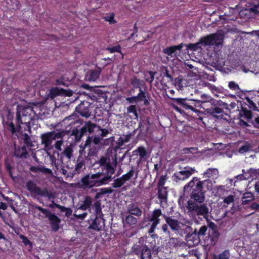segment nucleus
<instances>
[{
    "instance_id": "f257e3e1",
    "label": "nucleus",
    "mask_w": 259,
    "mask_h": 259,
    "mask_svg": "<svg viewBox=\"0 0 259 259\" xmlns=\"http://www.w3.org/2000/svg\"><path fill=\"white\" fill-rule=\"evenodd\" d=\"M99 163L103 169V175L101 173H97L92 175H88L82 178L78 183L79 188L86 189L93 187H99L103 184H107L110 181L112 175L114 172L113 167L109 163V159L105 157H102Z\"/></svg>"
},
{
    "instance_id": "f03ea898",
    "label": "nucleus",
    "mask_w": 259,
    "mask_h": 259,
    "mask_svg": "<svg viewBox=\"0 0 259 259\" xmlns=\"http://www.w3.org/2000/svg\"><path fill=\"white\" fill-rule=\"evenodd\" d=\"M41 104H34L33 106H26L23 107L21 106H18L17 112V128L21 130V124H25L26 126L25 130L29 131L30 126L29 123L30 121L33 119L35 115L39 113L38 112L39 110L37 109L38 106H41Z\"/></svg>"
},
{
    "instance_id": "7ed1b4c3",
    "label": "nucleus",
    "mask_w": 259,
    "mask_h": 259,
    "mask_svg": "<svg viewBox=\"0 0 259 259\" xmlns=\"http://www.w3.org/2000/svg\"><path fill=\"white\" fill-rule=\"evenodd\" d=\"M224 33L222 30L215 33L208 35L201 38V43L203 46H219L222 45L224 39Z\"/></svg>"
},
{
    "instance_id": "20e7f679",
    "label": "nucleus",
    "mask_w": 259,
    "mask_h": 259,
    "mask_svg": "<svg viewBox=\"0 0 259 259\" xmlns=\"http://www.w3.org/2000/svg\"><path fill=\"white\" fill-rule=\"evenodd\" d=\"M64 135V132L53 131L43 134L41 136L42 144L45 145V148L50 149L54 141L61 139Z\"/></svg>"
},
{
    "instance_id": "39448f33",
    "label": "nucleus",
    "mask_w": 259,
    "mask_h": 259,
    "mask_svg": "<svg viewBox=\"0 0 259 259\" xmlns=\"http://www.w3.org/2000/svg\"><path fill=\"white\" fill-rule=\"evenodd\" d=\"M166 223L173 230L177 232L178 233L182 234L187 232L190 223L189 222H186L185 224L179 222L177 220L172 219L171 217L164 216Z\"/></svg>"
},
{
    "instance_id": "423d86ee",
    "label": "nucleus",
    "mask_w": 259,
    "mask_h": 259,
    "mask_svg": "<svg viewBox=\"0 0 259 259\" xmlns=\"http://www.w3.org/2000/svg\"><path fill=\"white\" fill-rule=\"evenodd\" d=\"M35 208L41 211L46 217L48 218L52 229L54 231H57L59 228L61 220L55 214L51 213L49 210L43 208L40 206H36Z\"/></svg>"
},
{
    "instance_id": "0eeeda50",
    "label": "nucleus",
    "mask_w": 259,
    "mask_h": 259,
    "mask_svg": "<svg viewBox=\"0 0 259 259\" xmlns=\"http://www.w3.org/2000/svg\"><path fill=\"white\" fill-rule=\"evenodd\" d=\"M188 208L194 214L202 215L204 218L207 217L209 212V209L206 204L198 205L190 201L188 202Z\"/></svg>"
},
{
    "instance_id": "6e6552de",
    "label": "nucleus",
    "mask_w": 259,
    "mask_h": 259,
    "mask_svg": "<svg viewBox=\"0 0 259 259\" xmlns=\"http://www.w3.org/2000/svg\"><path fill=\"white\" fill-rule=\"evenodd\" d=\"M211 184L210 180L200 181L197 177H194L187 185L184 186V190L185 191L190 190L196 191L202 190V186L204 184Z\"/></svg>"
},
{
    "instance_id": "1a4fd4ad",
    "label": "nucleus",
    "mask_w": 259,
    "mask_h": 259,
    "mask_svg": "<svg viewBox=\"0 0 259 259\" xmlns=\"http://www.w3.org/2000/svg\"><path fill=\"white\" fill-rule=\"evenodd\" d=\"M196 172L197 171L194 167L188 166L185 167L183 170L175 172L173 176V178L177 182L179 181H184Z\"/></svg>"
},
{
    "instance_id": "9d476101",
    "label": "nucleus",
    "mask_w": 259,
    "mask_h": 259,
    "mask_svg": "<svg viewBox=\"0 0 259 259\" xmlns=\"http://www.w3.org/2000/svg\"><path fill=\"white\" fill-rule=\"evenodd\" d=\"M161 211L159 209H155L153 211L150 221L152 222L151 228L149 230L150 233L154 232L157 225L159 223V218L162 216Z\"/></svg>"
},
{
    "instance_id": "9b49d317",
    "label": "nucleus",
    "mask_w": 259,
    "mask_h": 259,
    "mask_svg": "<svg viewBox=\"0 0 259 259\" xmlns=\"http://www.w3.org/2000/svg\"><path fill=\"white\" fill-rule=\"evenodd\" d=\"M27 189L31 193L38 196H44L46 194V191L40 189L37 187L34 182L29 181L26 183V185Z\"/></svg>"
},
{
    "instance_id": "f8f14e48",
    "label": "nucleus",
    "mask_w": 259,
    "mask_h": 259,
    "mask_svg": "<svg viewBox=\"0 0 259 259\" xmlns=\"http://www.w3.org/2000/svg\"><path fill=\"white\" fill-rule=\"evenodd\" d=\"M13 118V115L10 112H8L7 115V120L4 119L3 124L5 127L7 128L12 133L14 134L16 132L17 130L19 131L17 128L15 127L14 125L12 122Z\"/></svg>"
},
{
    "instance_id": "ddd939ff",
    "label": "nucleus",
    "mask_w": 259,
    "mask_h": 259,
    "mask_svg": "<svg viewBox=\"0 0 259 259\" xmlns=\"http://www.w3.org/2000/svg\"><path fill=\"white\" fill-rule=\"evenodd\" d=\"M239 14L241 17L243 16L244 15L246 16V18H249L252 17L253 15L258 14L259 4L254 6L253 8L250 9L242 10Z\"/></svg>"
},
{
    "instance_id": "4468645a",
    "label": "nucleus",
    "mask_w": 259,
    "mask_h": 259,
    "mask_svg": "<svg viewBox=\"0 0 259 259\" xmlns=\"http://www.w3.org/2000/svg\"><path fill=\"white\" fill-rule=\"evenodd\" d=\"M104 226L105 221L103 218L97 217L89 228L96 231H100L104 228Z\"/></svg>"
},
{
    "instance_id": "2eb2a0df",
    "label": "nucleus",
    "mask_w": 259,
    "mask_h": 259,
    "mask_svg": "<svg viewBox=\"0 0 259 259\" xmlns=\"http://www.w3.org/2000/svg\"><path fill=\"white\" fill-rule=\"evenodd\" d=\"M65 95L67 96H70L72 95V91H67L65 90H63L62 89H59L58 88L52 89L50 93V96L51 98H53L54 97L60 95Z\"/></svg>"
},
{
    "instance_id": "dca6fc26",
    "label": "nucleus",
    "mask_w": 259,
    "mask_h": 259,
    "mask_svg": "<svg viewBox=\"0 0 259 259\" xmlns=\"http://www.w3.org/2000/svg\"><path fill=\"white\" fill-rule=\"evenodd\" d=\"M101 71V70L100 68H97L95 70H90L86 74V80L90 81L96 80L99 78Z\"/></svg>"
},
{
    "instance_id": "f3484780",
    "label": "nucleus",
    "mask_w": 259,
    "mask_h": 259,
    "mask_svg": "<svg viewBox=\"0 0 259 259\" xmlns=\"http://www.w3.org/2000/svg\"><path fill=\"white\" fill-rule=\"evenodd\" d=\"M191 197L198 203H202L205 199V196L204 193L202 192V190L192 191Z\"/></svg>"
},
{
    "instance_id": "a211bd4d",
    "label": "nucleus",
    "mask_w": 259,
    "mask_h": 259,
    "mask_svg": "<svg viewBox=\"0 0 259 259\" xmlns=\"http://www.w3.org/2000/svg\"><path fill=\"white\" fill-rule=\"evenodd\" d=\"M219 175V171L218 169L215 168H209L203 174L204 178H211L212 179H217Z\"/></svg>"
},
{
    "instance_id": "6ab92c4d",
    "label": "nucleus",
    "mask_w": 259,
    "mask_h": 259,
    "mask_svg": "<svg viewBox=\"0 0 259 259\" xmlns=\"http://www.w3.org/2000/svg\"><path fill=\"white\" fill-rule=\"evenodd\" d=\"M96 124L91 122H86L84 125L80 129V136L81 137L88 132L89 133H92L95 128H98Z\"/></svg>"
},
{
    "instance_id": "aec40b11",
    "label": "nucleus",
    "mask_w": 259,
    "mask_h": 259,
    "mask_svg": "<svg viewBox=\"0 0 259 259\" xmlns=\"http://www.w3.org/2000/svg\"><path fill=\"white\" fill-rule=\"evenodd\" d=\"M183 47V44H181L178 46H174L166 49H164L163 51V53L168 55L171 56L173 53H174L177 50H180L182 49Z\"/></svg>"
},
{
    "instance_id": "412c9836",
    "label": "nucleus",
    "mask_w": 259,
    "mask_h": 259,
    "mask_svg": "<svg viewBox=\"0 0 259 259\" xmlns=\"http://www.w3.org/2000/svg\"><path fill=\"white\" fill-rule=\"evenodd\" d=\"M127 211L128 213L136 216H140L142 214L140 209L137 205L133 204L128 205Z\"/></svg>"
},
{
    "instance_id": "4be33fe9",
    "label": "nucleus",
    "mask_w": 259,
    "mask_h": 259,
    "mask_svg": "<svg viewBox=\"0 0 259 259\" xmlns=\"http://www.w3.org/2000/svg\"><path fill=\"white\" fill-rule=\"evenodd\" d=\"M27 155L26 147H15V155L18 157H26Z\"/></svg>"
},
{
    "instance_id": "5701e85b",
    "label": "nucleus",
    "mask_w": 259,
    "mask_h": 259,
    "mask_svg": "<svg viewBox=\"0 0 259 259\" xmlns=\"http://www.w3.org/2000/svg\"><path fill=\"white\" fill-rule=\"evenodd\" d=\"M92 204V199L91 197L87 196L85 198L84 200L82 203L79 204L78 205V209H81L82 210H85L90 208Z\"/></svg>"
},
{
    "instance_id": "b1692460",
    "label": "nucleus",
    "mask_w": 259,
    "mask_h": 259,
    "mask_svg": "<svg viewBox=\"0 0 259 259\" xmlns=\"http://www.w3.org/2000/svg\"><path fill=\"white\" fill-rule=\"evenodd\" d=\"M140 255L141 259L151 258V251L147 245L143 246V249Z\"/></svg>"
},
{
    "instance_id": "393cba45",
    "label": "nucleus",
    "mask_w": 259,
    "mask_h": 259,
    "mask_svg": "<svg viewBox=\"0 0 259 259\" xmlns=\"http://www.w3.org/2000/svg\"><path fill=\"white\" fill-rule=\"evenodd\" d=\"M167 190L166 187L158 188V197L163 201L167 199Z\"/></svg>"
},
{
    "instance_id": "a878e982",
    "label": "nucleus",
    "mask_w": 259,
    "mask_h": 259,
    "mask_svg": "<svg viewBox=\"0 0 259 259\" xmlns=\"http://www.w3.org/2000/svg\"><path fill=\"white\" fill-rule=\"evenodd\" d=\"M100 141H101V138H100L98 137H97V136H95L94 137H88V138L87 139V140L85 142V146H91V145L92 144V143L94 144L95 145L98 144L100 142Z\"/></svg>"
},
{
    "instance_id": "bb28decb",
    "label": "nucleus",
    "mask_w": 259,
    "mask_h": 259,
    "mask_svg": "<svg viewBox=\"0 0 259 259\" xmlns=\"http://www.w3.org/2000/svg\"><path fill=\"white\" fill-rule=\"evenodd\" d=\"M230 253L229 250H225L222 253L218 255L214 254L213 259H229Z\"/></svg>"
},
{
    "instance_id": "cd10ccee",
    "label": "nucleus",
    "mask_w": 259,
    "mask_h": 259,
    "mask_svg": "<svg viewBox=\"0 0 259 259\" xmlns=\"http://www.w3.org/2000/svg\"><path fill=\"white\" fill-rule=\"evenodd\" d=\"M253 195L250 192L245 193L243 194L242 201L243 204H247L253 199Z\"/></svg>"
},
{
    "instance_id": "c85d7f7f",
    "label": "nucleus",
    "mask_w": 259,
    "mask_h": 259,
    "mask_svg": "<svg viewBox=\"0 0 259 259\" xmlns=\"http://www.w3.org/2000/svg\"><path fill=\"white\" fill-rule=\"evenodd\" d=\"M134 152L135 155H139L141 160L144 159L146 155V151L145 148L143 147H139L136 150H135Z\"/></svg>"
},
{
    "instance_id": "c756f323",
    "label": "nucleus",
    "mask_w": 259,
    "mask_h": 259,
    "mask_svg": "<svg viewBox=\"0 0 259 259\" xmlns=\"http://www.w3.org/2000/svg\"><path fill=\"white\" fill-rule=\"evenodd\" d=\"M207 112L213 116L218 117V115L222 113L223 110L221 108L216 107L208 109Z\"/></svg>"
},
{
    "instance_id": "7c9ffc66",
    "label": "nucleus",
    "mask_w": 259,
    "mask_h": 259,
    "mask_svg": "<svg viewBox=\"0 0 259 259\" xmlns=\"http://www.w3.org/2000/svg\"><path fill=\"white\" fill-rule=\"evenodd\" d=\"M73 149L71 146H68L65 148L62 153V155L65 156L68 160H70L72 156Z\"/></svg>"
},
{
    "instance_id": "2f4dec72",
    "label": "nucleus",
    "mask_w": 259,
    "mask_h": 259,
    "mask_svg": "<svg viewBox=\"0 0 259 259\" xmlns=\"http://www.w3.org/2000/svg\"><path fill=\"white\" fill-rule=\"evenodd\" d=\"M201 98L202 100V101L198 100H191V101H194L196 102L197 106H199L200 105V103H206L210 101L211 99L210 97L208 96L206 94H202L201 95Z\"/></svg>"
},
{
    "instance_id": "473e14b6",
    "label": "nucleus",
    "mask_w": 259,
    "mask_h": 259,
    "mask_svg": "<svg viewBox=\"0 0 259 259\" xmlns=\"http://www.w3.org/2000/svg\"><path fill=\"white\" fill-rule=\"evenodd\" d=\"M234 201V197L233 195H229L223 199L224 204L222 207H227L228 205L233 203Z\"/></svg>"
},
{
    "instance_id": "72a5a7b5",
    "label": "nucleus",
    "mask_w": 259,
    "mask_h": 259,
    "mask_svg": "<svg viewBox=\"0 0 259 259\" xmlns=\"http://www.w3.org/2000/svg\"><path fill=\"white\" fill-rule=\"evenodd\" d=\"M78 111L80 113V114L85 117H89L90 116V113L89 112V110L88 108L85 109L84 110L82 109V105H80L78 107Z\"/></svg>"
},
{
    "instance_id": "f704fd0d",
    "label": "nucleus",
    "mask_w": 259,
    "mask_h": 259,
    "mask_svg": "<svg viewBox=\"0 0 259 259\" xmlns=\"http://www.w3.org/2000/svg\"><path fill=\"white\" fill-rule=\"evenodd\" d=\"M135 170L133 168H132L126 174L123 175L121 178L124 180L125 183L127 181L129 180L134 175Z\"/></svg>"
},
{
    "instance_id": "c9c22d12",
    "label": "nucleus",
    "mask_w": 259,
    "mask_h": 259,
    "mask_svg": "<svg viewBox=\"0 0 259 259\" xmlns=\"http://www.w3.org/2000/svg\"><path fill=\"white\" fill-rule=\"evenodd\" d=\"M125 222L131 225H135L137 223V219L132 215H128L125 219Z\"/></svg>"
},
{
    "instance_id": "e433bc0d",
    "label": "nucleus",
    "mask_w": 259,
    "mask_h": 259,
    "mask_svg": "<svg viewBox=\"0 0 259 259\" xmlns=\"http://www.w3.org/2000/svg\"><path fill=\"white\" fill-rule=\"evenodd\" d=\"M202 45L201 43V39L198 42L195 44H190L187 46L188 49L192 51H196L201 48L200 45Z\"/></svg>"
},
{
    "instance_id": "4c0bfd02",
    "label": "nucleus",
    "mask_w": 259,
    "mask_h": 259,
    "mask_svg": "<svg viewBox=\"0 0 259 259\" xmlns=\"http://www.w3.org/2000/svg\"><path fill=\"white\" fill-rule=\"evenodd\" d=\"M242 172H243V174L239 175L236 176V178L237 179L240 180H244L249 179V176L251 177L250 172H249V170H248V172H244V169H242Z\"/></svg>"
},
{
    "instance_id": "58836bf2",
    "label": "nucleus",
    "mask_w": 259,
    "mask_h": 259,
    "mask_svg": "<svg viewBox=\"0 0 259 259\" xmlns=\"http://www.w3.org/2000/svg\"><path fill=\"white\" fill-rule=\"evenodd\" d=\"M124 183V180L120 177L114 180L112 185L114 188H116L121 187Z\"/></svg>"
},
{
    "instance_id": "ea45409f",
    "label": "nucleus",
    "mask_w": 259,
    "mask_h": 259,
    "mask_svg": "<svg viewBox=\"0 0 259 259\" xmlns=\"http://www.w3.org/2000/svg\"><path fill=\"white\" fill-rule=\"evenodd\" d=\"M155 74V72L153 71H149L148 73H147L145 75L146 81H147L149 83H151L154 80Z\"/></svg>"
},
{
    "instance_id": "a19ab883",
    "label": "nucleus",
    "mask_w": 259,
    "mask_h": 259,
    "mask_svg": "<svg viewBox=\"0 0 259 259\" xmlns=\"http://www.w3.org/2000/svg\"><path fill=\"white\" fill-rule=\"evenodd\" d=\"M144 245L140 244L134 245L132 248L133 252L137 255H140L141 252H142L143 246Z\"/></svg>"
},
{
    "instance_id": "79ce46f5",
    "label": "nucleus",
    "mask_w": 259,
    "mask_h": 259,
    "mask_svg": "<svg viewBox=\"0 0 259 259\" xmlns=\"http://www.w3.org/2000/svg\"><path fill=\"white\" fill-rule=\"evenodd\" d=\"M127 111L128 113H131L134 114V116L135 117V118L137 119L138 118V114L137 112V110L136 108V106L135 105H131L130 107H128L127 109Z\"/></svg>"
},
{
    "instance_id": "37998d69",
    "label": "nucleus",
    "mask_w": 259,
    "mask_h": 259,
    "mask_svg": "<svg viewBox=\"0 0 259 259\" xmlns=\"http://www.w3.org/2000/svg\"><path fill=\"white\" fill-rule=\"evenodd\" d=\"M57 207L60 209L62 211L65 212V215L67 217H69L72 213V210L70 208H66L59 205H57Z\"/></svg>"
},
{
    "instance_id": "c03bdc74",
    "label": "nucleus",
    "mask_w": 259,
    "mask_h": 259,
    "mask_svg": "<svg viewBox=\"0 0 259 259\" xmlns=\"http://www.w3.org/2000/svg\"><path fill=\"white\" fill-rule=\"evenodd\" d=\"M179 243V240L177 238H170L168 241L169 245L170 247H176Z\"/></svg>"
},
{
    "instance_id": "a18cd8bd",
    "label": "nucleus",
    "mask_w": 259,
    "mask_h": 259,
    "mask_svg": "<svg viewBox=\"0 0 259 259\" xmlns=\"http://www.w3.org/2000/svg\"><path fill=\"white\" fill-rule=\"evenodd\" d=\"M207 228L206 226H202L198 233V236L200 238L201 237H203L206 233V231H207Z\"/></svg>"
},
{
    "instance_id": "49530a36",
    "label": "nucleus",
    "mask_w": 259,
    "mask_h": 259,
    "mask_svg": "<svg viewBox=\"0 0 259 259\" xmlns=\"http://www.w3.org/2000/svg\"><path fill=\"white\" fill-rule=\"evenodd\" d=\"M114 15L112 13L110 15L105 16L104 19L106 21L109 22L110 24H115L116 23V21L114 19Z\"/></svg>"
},
{
    "instance_id": "de8ad7c7",
    "label": "nucleus",
    "mask_w": 259,
    "mask_h": 259,
    "mask_svg": "<svg viewBox=\"0 0 259 259\" xmlns=\"http://www.w3.org/2000/svg\"><path fill=\"white\" fill-rule=\"evenodd\" d=\"M250 150V147L249 144H245V145H243L241 146L239 149V152L240 153H244L245 152H246Z\"/></svg>"
},
{
    "instance_id": "09e8293b",
    "label": "nucleus",
    "mask_w": 259,
    "mask_h": 259,
    "mask_svg": "<svg viewBox=\"0 0 259 259\" xmlns=\"http://www.w3.org/2000/svg\"><path fill=\"white\" fill-rule=\"evenodd\" d=\"M228 85L230 89L234 91H238L240 89L238 85L234 81L229 82Z\"/></svg>"
},
{
    "instance_id": "8fccbe9b",
    "label": "nucleus",
    "mask_w": 259,
    "mask_h": 259,
    "mask_svg": "<svg viewBox=\"0 0 259 259\" xmlns=\"http://www.w3.org/2000/svg\"><path fill=\"white\" fill-rule=\"evenodd\" d=\"M93 206L95 208L96 213L98 215H100V213L101 212V209L100 207V203L98 202H96L93 204Z\"/></svg>"
},
{
    "instance_id": "3c124183",
    "label": "nucleus",
    "mask_w": 259,
    "mask_h": 259,
    "mask_svg": "<svg viewBox=\"0 0 259 259\" xmlns=\"http://www.w3.org/2000/svg\"><path fill=\"white\" fill-rule=\"evenodd\" d=\"M249 172H250L251 177H255V178L259 179V169L258 170L254 169H250Z\"/></svg>"
},
{
    "instance_id": "603ef678",
    "label": "nucleus",
    "mask_w": 259,
    "mask_h": 259,
    "mask_svg": "<svg viewBox=\"0 0 259 259\" xmlns=\"http://www.w3.org/2000/svg\"><path fill=\"white\" fill-rule=\"evenodd\" d=\"M137 97H138V101H144L146 99L145 93L143 92L141 89H140V93L138 94Z\"/></svg>"
},
{
    "instance_id": "864d4df0",
    "label": "nucleus",
    "mask_w": 259,
    "mask_h": 259,
    "mask_svg": "<svg viewBox=\"0 0 259 259\" xmlns=\"http://www.w3.org/2000/svg\"><path fill=\"white\" fill-rule=\"evenodd\" d=\"M107 50L111 53L119 52L120 51V47L119 46H116L112 48H108Z\"/></svg>"
},
{
    "instance_id": "5fc2aeb1",
    "label": "nucleus",
    "mask_w": 259,
    "mask_h": 259,
    "mask_svg": "<svg viewBox=\"0 0 259 259\" xmlns=\"http://www.w3.org/2000/svg\"><path fill=\"white\" fill-rule=\"evenodd\" d=\"M20 238L22 240L23 243L25 245H29L31 246V242L24 235H20Z\"/></svg>"
},
{
    "instance_id": "6e6d98bb",
    "label": "nucleus",
    "mask_w": 259,
    "mask_h": 259,
    "mask_svg": "<svg viewBox=\"0 0 259 259\" xmlns=\"http://www.w3.org/2000/svg\"><path fill=\"white\" fill-rule=\"evenodd\" d=\"M79 209H78V208H77V210H75L74 215L78 219H83L85 218V217L87 215V212H83L81 214H77V211Z\"/></svg>"
},
{
    "instance_id": "4d7b16f0",
    "label": "nucleus",
    "mask_w": 259,
    "mask_h": 259,
    "mask_svg": "<svg viewBox=\"0 0 259 259\" xmlns=\"http://www.w3.org/2000/svg\"><path fill=\"white\" fill-rule=\"evenodd\" d=\"M63 144V141L62 140H57L55 145L54 146L56 149H57L59 151L61 150V146Z\"/></svg>"
},
{
    "instance_id": "13d9d810",
    "label": "nucleus",
    "mask_w": 259,
    "mask_h": 259,
    "mask_svg": "<svg viewBox=\"0 0 259 259\" xmlns=\"http://www.w3.org/2000/svg\"><path fill=\"white\" fill-rule=\"evenodd\" d=\"M165 181H166V179H165V177H164V176L160 177L159 182H158V188L164 187L163 185L165 184Z\"/></svg>"
},
{
    "instance_id": "bf43d9fd",
    "label": "nucleus",
    "mask_w": 259,
    "mask_h": 259,
    "mask_svg": "<svg viewBox=\"0 0 259 259\" xmlns=\"http://www.w3.org/2000/svg\"><path fill=\"white\" fill-rule=\"evenodd\" d=\"M98 129L101 131L100 136L101 137H104L107 136V135L109 133V131L107 129L105 128H100L99 127H98Z\"/></svg>"
},
{
    "instance_id": "052dcab7",
    "label": "nucleus",
    "mask_w": 259,
    "mask_h": 259,
    "mask_svg": "<svg viewBox=\"0 0 259 259\" xmlns=\"http://www.w3.org/2000/svg\"><path fill=\"white\" fill-rule=\"evenodd\" d=\"M126 100L131 103H136L138 102V97L135 96L130 98H127Z\"/></svg>"
},
{
    "instance_id": "680f3d73",
    "label": "nucleus",
    "mask_w": 259,
    "mask_h": 259,
    "mask_svg": "<svg viewBox=\"0 0 259 259\" xmlns=\"http://www.w3.org/2000/svg\"><path fill=\"white\" fill-rule=\"evenodd\" d=\"M186 100V99H181V98H178V99H176L177 103L183 105L185 107H186V105H187V104L185 103Z\"/></svg>"
},
{
    "instance_id": "e2e57ef3",
    "label": "nucleus",
    "mask_w": 259,
    "mask_h": 259,
    "mask_svg": "<svg viewBox=\"0 0 259 259\" xmlns=\"http://www.w3.org/2000/svg\"><path fill=\"white\" fill-rule=\"evenodd\" d=\"M120 139H121V142L123 143H126L130 140V136H128V135L123 136L122 137H121Z\"/></svg>"
},
{
    "instance_id": "0e129e2a",
    "label": "nucleus",
    "mask_w": 259,
    "mask_h": 259,
    "mask_svg": "<svg viewBox=\"0 0 259 259\" xmlns=\"http://www.w3.org/2000/svg\"><path fill=\"white\" fill-rule=\"evenodd\" d=\"M40 171H41L44 173L47 174H52V170L49 168H45V167H41L40 168Z\"/></svg>"
},
{
    "instance_id": "69168bd1",
    "label": "nucleus",
    "mask_w": 259,
    "mask_h": 259,
    "mask_svg": "<svg viewBox=\"0 0 259 259\" xmlns=\"http://www.w3.org/2000/svg\"><path fill=\"white\" fill-rule=\"evenodd\" d=\"M196 149L195 148H185L184 149L185 153H192L193 151H196Z\"/></svg>"
},
{
    "instance_id": "338daca9",
    "label": "nucleus",
    "mask_w": 259,
    "mask_h": 259,
    "mask_svg": "<svg viewBox=\"0 0 259 259\" xmlns=\"http://www.w3.org/2000/svg\"><path fill=\"white\" fill-rule=\"evenodd\" d=\"M251 207L253 209H259V204L256 203H253L251 205Z\"/></svg>"
},
{
    "instance_id": "774afa93",
    "label": "nucleus",
    "mask_w": 259,
    "mask_h": 259,
    "mask_svg": "<svg viewBox=\"0 0 259 259\" xmlns=\"http://www.w3.org/2000/svg\"><path fill=\"white\" fill-rule=\"evenodd\" d=\"M254 188L256 192L259 193V182L255 183Z\"/></svg>"
}]
</instances>
